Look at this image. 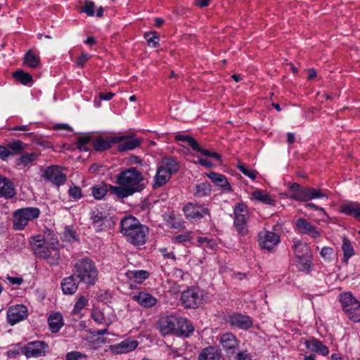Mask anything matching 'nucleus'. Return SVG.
I'll return each mask as SVG.
<instances>
[{
    "mask_svg": "<svg viewBox=\"0 0 360 360\" xmlns=\"http://www.w3.org/2000/svg\"><path fill=\"white\" fill-rule=\"evenodd\" d=\"M116 186H109V191L118 198H124L145 188L143 174L131 167L122 170L116 176Z\"/></svg>",
    "mask_w": 360,
    "mask_h": 360,
    "instance_id": "nucleus-1",
    "label": "nucleus"
},
{
    "mask_svg": "<svg viewBox=\"0 0 360 360\" xmlns=\"http://www.w3.org/2000/svg\"><path fill=\"white\" fill-rule=\"evenodd\" d=\"M34 253L41 259H45L51 265L57 264L60 259L59 242L57 238H44L38 235L30 240Z\"/></svg>",
    "mask_w": 360,
    "mask_h": 360,
    "instance_id": "nucleus-2",
    "label": "nucleus"
},
{
    "mask_svg": "<svg viewBox=\"0 0 360 360\" xmlns=\"http://www.w3.org/2000/svg\"><path fill=\"white\" fill-rule=\"evenodd\" d=\"M120 231L128 242L136 246L145 244L148 233L147 226L132 216L125 217L121 220Z\"/></svg>",
    "mask_w": 360,
    "mask_h": 360,
    "instance_id": "nucleus-3",
    "label": "nucleus"
},
{
    "mask_svg": "<svg viewBox=\"0 0 360 360\" xmlns=\"http://www.w3.org/2000/svg\"><path fill=\"white\" fill-rule=\"evenodd\" d=\"M179 166L172 157H165L162 158L161 165L157 169L155 176V182L153 188H157L165 185L171 178L172 174H175L179 171Z\"/></svg>",
    "mask_w": 360,
    "mask_h": 360,
    "instance_id": "nucleus-4",
    "label": "nucleus"
},
{
    "mask_svg": "<svg viewBox=\"0 0 360 360\" xmlns=\"http://www.w3.org/2000/svg\"><path fill=\"white\" fill-rule=\"evenodd\" d=\"M75 274L81 281L94 285L98 274L94 263L88 258H83L76 262L74 265Z\"/></svg>",
    "mask_w": 360,
    "mask_h": 360,
    "instance_id": "nucleus-5",
    "label": "nucleus"
},
{
    "mask_svg": "<svg viewBox=\"0 0 360 360\" xmlns=\"http://www.w3.org/2000/svg\"><path fill=\"white\" fill-rule=\"evenodd\" d=\"M287 195L290 198L302 202H307L317 198L325 197L328 198L327 195L321 190L310 187H300L297 183L290 185Z\"/></svg>",
    "mask_w": 360,
    "mask_h": 360,
    "instance_id": "nucleus-6",
    "label": "nucleus"
},
{
    "mask_svg": "<svg viewBox=\"0 0 360 360\" xmlns=\"http://www.w3.org/2000/svg\"><path fill=\"white\" fill-rule=\"evenodd\" d=\"M40 210L37 207H25L15 210L13 214V227L15 230H22L30 221L37 219Z\"/></svg>",
    "mask_w": 360,
    "mask_h": 360,
    "instance_id": "nucleus-7",
    "label": "nucleus"
},
{
    "mask_svg": "<svg viewBox=\"0 0 360 360\" xmlns=\"http://www.w3.org/2000/svg\"><path fill=\"white\" fill-rule=\"evenodd\" d=\"M340 301L348 318L355 322L360 321V302L353 297L351 292L341 293Z\"/></svg>",
    "mask_w": 360,
    "mask_h": 360,
    "instance_id": "nucleus-8",
    "label": "nucleus"
},
{
    "mask_svg": "<svg viewBox=\"0 0 360 360\" xmlns=\"http://www.w3.org/2000/svg\"><path fill=\"white\" fill-rule=\"evenodd\" d=\"M115 221L112 217L105 212L98 210H94L90 214V226L97 232L105 231L112 228Z\"/></svg>",
    "mask_w": 360,
    "mask_h": 360,
    "instance_id": "nucleus-9",
    "label": "nucleus"
},
{
    "mask_svg": "<svg viewBox=\"0 0 360 360\" xmlns=\"http://www.w3.org/2000/svg\"><path fill=\"white\" fill-rule=\"evenodd\" d=\"M234 224L238 233L241 236L248 233L247 221L249 213L246 205L242 202L236 203L234 207Z\"/></svg>",
    "mask_w": 360,
    "mask_h": 360,
    "instance_id": "nucleus-10",
    "label": "nucleus"
},
{
    "mask_svg": "<svg viewBox=\"0 0 360 360\" xmlns=\"http://www.w3.org/2000/svg\"><path fill=\"white\" fill-rule=\"evenodd\" d=\"M292 248L295 257L304 265V268H309L311 264V252L309 245L299 240H294Z\"/></svg>",
    "mask_w": 360,
    "mask_h": 360,
    "instance_id": "nucleus-11",
    "label": "nucleus"
},
{
    "mask_svg": "<svg viewBox=\"0 0 360 360\" xmlns=\"http://www.w3.org/2000/svg\"><path fill=\"white\" fill-rule=\"evenodd\" d=\"M180 301L185 308L195 309L202 303V295L195 289L189 288L181 293Z\"/></svg>",
    "mask_w": 360,
    "mask_h": 360,
    "instance_id": "nucleus-12",
    "label": "nucleus"
},
{
    "mask_svg": "<svg viewBox=\"0 0 360 360\" xmlns=\"http://www.w3.org/2000/svg\"><path fill=\"white\" fill-rule=\"evenodd\" d=\"M184 212L188 219H200L205 216H210L209 209L203 205L188 202L184 207Z\"/></svg>",
    "mask_w": 360,
    "mask_h": 360,
    "instance_id": "nucleus-13",
    "label": "nucleus"
},
{
    "mask_svg": "<svg viewBox=\"0 0 360 360\" xmlns=\"http://www.w3.org/2000/svg\"><path fill=\"white\" fill-rule=\"evenodd\" d=\"M258 242L261 248L270 251L280 242V237L274 232L263 229L259 233Z\"/></svg>",
    "mask_w": 360,
    "mask_h": 360,
    "instance_id": "nucleus-14",
    "label": "nucleus"
},
{
    "mask_svg": "<svg viewBox=\"0 0 360 360\" xmlns=\"http://www.w3.org/2000/svg\"><path fill=\"white\" fill-rule=\"evenodd\" d=\"M48 345L43 341H34L27 343L22 352L27 357H38L44 356L48 350Z\"/></svg>",
    "mask_w": 360,
    "mask_h": 360,
    "instance_id": "nucleus-15",
    "label": "nucleus"
},
{
    "mask_svg": "<svg viewBox=\"0 0 360 360\" xmlns=\"http://www.w3.org/2000/svg\"><path fill=\"white\" fill-rule=\"evenodd\" d=\"M42 177L57 186L64 184L66 181V175L56 165L48 167L44 170Z\"/></svg>",
    "mask_w": 360,
    "mask_h": 360,
    "instance_id": "nucleus-16",
    "label": "nucleus"
},
{
    "mask_svg": "<svg viewBox=\"0 0 360 360\" xmlns=\"http://www.w3.org/2000/svg\"><path fill=\"white\" fill-rule=\"evenodd\" d=\"M124 136H97L92 140V145L95 150L104 151L109 149L112 144L121 142Z\"/></svg>",
    "mask_w": 360,
    "mask_h": 360,
    "instance_id": "nucleus-17",
    "label": "nucleus"
},
{
    "mask_svg": "<svg viewBox=\"0 0 360 360\" xmlns=\"http://www.w3.org/2000/svg\"><path fill=\"white\" fill-rule=\"evenodd\" d=\"M27 316V308L22 304H18L10 307L7 311L8 322L11 325H14L20 322Z\"/></svg>",
    "mask_w": 360,
    "mask_h": 360,
    "instance_id": "nucleus-18",
    "label": "nucleus"
},
{
    "mask_svg": "<svg viewBox=\"0 0 360 360\" xmlns=\"http://www.w3.org/2000/svg\"><path fill=\"white\" fill-rule=\"evenodd\" d=\"M228 322L231 326L243 330H248L253 325L252 320L250 316L240 314L230 315L228 317Z\"/></svg>",
    "mask_w": 360,
    "mask_h": 360,
    "instance_id": "nucleus-19",
    "label": "nucleus"
},
{
    "mask_svg": "<svg viewBox=\"0 0 360 360\" xmlns=\"http://www.w3.org/2000/svg\"><path fill=\"white\" fill-rule=\"evenodd\" d=\"M138 345V341L128 338L120 343L110 345V349L115 354H124L134 350Z\"/></svg>",
    "mask_w": 360,
    "mask_h": 360,
    "instance_id": "nucleus-20",
    "label": "nucleus"
},
{
    "mask_svg": "<svg viewBox=\"0 0 360 360\" xmlns=\"http://www.w3.org/2000/svg\"><path fill=\"white\" fill-rule=\"evenodd\" d=\"M179 317L165 316L160 321V330L162 335L176 333Z\"/></svg>",
    "mask_w": 360,
    "mask_h": 360,
    "instance_id": "nucleus-21",
    "label": "nucleus"
},
{
    "mask_svg": "<svg viewBox=\"0 0 360 360\" xmlns=\"http://www.w3.org/2000/svg\"><path fill=\"white\" fill-rule=\"evenodd\" d=\"M220 343L228 354H233L239 345L237 338L231 333L221 335Z\"/></svg>",
    "mask_w": 360,
    "mask_h": 360,
    "instance_id": "nucleus-22",
    "label": "nucleus"
},
{
    "mask_svg": "<svg viewBox=\"0 0 360 360\" xmlns=\"http://www.w3.org/2000/svg\"><path fill=\"white\" fill-rule=\"evenodd\" d=\"M296 226L300 233L309 235L313 238H317L321 236L317 229L304 219H298L296 221Z\"/></svg>",
    "mask_w": 360,
    "mask_h": 360,
    "instance_id": "nucleus-23",
    "label": "nucleus"
},
{
    "mask_svg": "<svg viewBox=\"0 0 360 360\" xmlns=\"http://www.w3.org/2000/svg\"><path fill=\"white\" fill-rule=\"evenodd\" d=\"M13 183L0 174V197L10 199L15 195Z\"/></svg>",
    "mask_w": 360,
    "mask_h": 360,
    "instance_id": "nucleus-24",
    "label": "nucleus"
},
{
    "mask_svg": "<svg viewBox=\"0 0 360 360\" xmlns=\"http://www.w3.org/2000/svg\"><path fill=\"white\" fill-rule=\"evenodd\" d=\"M176 335L189 337L194 331V326L189 320L186 318L179 317Z\"/></svg>",
    "mask_w": 360,
    "mask_h": 360,
    "instance_id": "nucleus-25",
    "label": "nucleus"
},
{
    "mask_svg": "<svg viewBox=\"0 0 360 360\" xmlns=\"http://www.w3.org/2000/svg\"><path fill=\"white\" fill-rule=\"evenodd\" d=\"M305 346L309 350L323 356H326L329 353L328 348L323 345L321 341L314 338L306 340Z\"/></svg>",
    "mask_w": 360,
    "mask_h": 360,
    "instance_id": "nucleus-26",
    "label": "nucleus"
},
{
    "mask_svg": "<svg viewBox=\"0 0 360 360\" xmlns=\"http://www.w3.org/2000/svg\"><path fill=\"white\" fill-rule=\"evenodd\" d=\"M221 352L214 347L204 348L198 355V360H220Z\"/></svg>",
    "mask_w": 360,
    "mask_h": 360,
    "instance_id": "nucleus-27",
    "label": "nucleus"
},
{
    "mask_svg": "<svg viewBox=\"0 0 360 360\" xmlns=\"http://www.w3.org/2000/svg\"><path fill=\"white\" fill-rule=\"evenodd\" d=\"M23 65L32 69H37L41 66V60L39 55L34 53L32 49L29 50L24 56Z\"/></svg>",
    "mask_w": 360,
    "mask_h": 360,
    "instance_id": "nucleus-28",
    "label": "nucleus"
},
{
    "mask_svg": "<svg viewBox=\"0 0 360 360\" xmlns=\"http://www.w3.org/2000/svg\"><path fill=\"white\" fill-rule=\"evenodd\" d=\"M133 299L143 307H151L157 302L155 297L144 292H140L137 295H134Z\"/></svg>",
    "mask_w": 360,
    "mask_h": 360,
    "instance_id": "nucleus-29",
    "label": "nucleus"
},
{
    "mask_svg": "<svg viewBox=\"0 0 360 360\" xmlns=\"http://www.w3.org/2000/svg\"><path fill=\"white\" fill-rule=\"evenodd\" d=\"M61 288L65 295L74 294L78 288V283L76 282L74 276L65 278L61 282Z\"/></svg>",
    "mask_w": 360,
    "mask_h": 360,
    "instance_id": "nucleus-30",
    "label": "nucleus"
},
{
    "mask_svg": "<svg viewBox=\"0 0 360 360\" xmlns=\"http://www.w3.org/2000/svg\"><path fill=\"white\" fill-rule=\"evenodd\" d=\"M49 329L52 333H56L63 326V320L61 314L54 313L49 316L48 319Z\"/></svg>",
    "mask_w": 360,
    "mask_h": 360,
    "instance_id": "nucleus-31",
    "label": "nucleus"
},
{
    "mask_svg": "<svg viewBox=\"0 0 360 360\" xmlns=\"http://www.w3.org/2000/svg\"><path fill=\"white\" fill-rule=\"evenodd\" d=\"M125 138L122 140L123 141L120 144L118 145L117 149L120 152L127 151L130 150H133L136 147H139L141 144V139H130L128 136H124Z\"/></svg>",
    "mask_w": 360,
    "mask_h": 360,
    "instance_id": "nucleus-32",
    "label": "nucleus"
},
{
    "mask_svg": "<svg viewBox=\"0 0 360 360\" xmlns=\"http://www.w3.org/2000/svg\"><path fill=\"white\" fill-rule=\"evenodd\" d=\"M340 211L347 215L353 216L355 218H360V203L349 202L340 207Z\"/></svg>",
    "mask_w": 360,
    "mask_h": 360,
    "instance_id": "nucleus-33",
    "label": "nucleus"
},
{
    "mask_svg": "<svg viewBox=\"0 0 360 360\" xmlns=\"http://www.w3.org/2000/svg\"><path fill=\"white\" fill-rule=\"evenodd\" d=\"M207 176L217 186L223 188L224 190L231 191V185L224 175L210 172Z\"/></svg>",
    "mask_w": 360,
    "mask_h": 360,
    "instance_id": "nucleus-34",
    "label": "nucleus"
},
{
    "mask_svg": "<svg viewBox=\"0 0 360 360\" xmlns=\"http://www.w3.org/2000/svg\"><path fill=\"white\" fill-rule=\"evenodd\" d=\"M126 276L128 278L133 280L134 282L140 283L148 278L149 273L145 270L128 271L126 273Z\"/></svg>",
    "mask_w": 360,
    "mask_h": 360,
    "instance_id": "nucleus-35",
    "label": "nucleus"
},
{
    "mask_svg": "<svg viewBox=\"0 0 360 360\" xmlns=\"http://www.w3.org/2000/svg\"><path fill=\"white\" fill-rule=\"evenodd\" d=\"M108 193V187L105 184L95 185L91 188V194L96 200H101Z\"/></svg>",
    "mask_w": 360,
    "mask_h": 360,
    "instance_id": "nucleus-36",
    "label": "nucleus"
},
{
    "mask_svg": "<svg viewBox=\"0 0 360 360\" xmlns=\"http://www.w3.org/2000/svg\"><path fill=\"white\" fill-rule=\"evenodd\" d=\"M211 188L208 182H202L195 186L194 195L197 198H201L210 193Z\"/></svg>",
    "mask_w": 360,
    "mask_h": 360,
    "instance_id": "nucleus-37",
    "label": "nucleus"
},
{
    "mask_svg": "<svg viewBox=\"0 0 360 360\" xmlns=\"http://www.w3.org/2000/svg\"><path fill=\"white\" fill-rule=\"evenodd\" d=\"M13 77L24 85L33 81L32 75L28 72H24L22 70L13 72Z\"/></svg>",
    "mask_w": 360,
    "mask_h": 360,
    "instance_id": "nucleus-38",
    "label": "nucleus"
},
{
    "mask_svg": "<svg viewBox=\"0 0 360 360\" xmlns=\"http://www.w3.org/2000/svg\"><path fill=\"white\" fill-rule=\"evenodd\" d=\"M252 197L259 201L267 205H274V200L271 199L270 195L262 191H255L252 193Z\"/></svg>",
    "mask_w": 360,
    "mask_h": 360,
    "instance_id": "nucleus-39",
    "label": "nucleus"
},
{
    "mask_svg": "<svg viewBox=\"0 0 360 360\" xmlns=\"http://www.w3.org/2000/svg\"><path fill=\"white\" fill-rule=\"evenodd\" d=\"M342 250L344 252L345 260L347 261L351 256L354 255V250L351 243L346 238H343Z\"/></svg>",
    "mask_w": 360,
    "mask_h": 360,
    "instance_id": "nucleus-40",
    "label": "nucleus"
},
{
    "mask_svg": "<svg viewBox=\"0 0 360 360\" xmlns=\"http://www.w3.org/2000/svg\"><path fill=\"white\" fill-rule=\"evenodd\" d=\"M37 159V155L34 153H26L22 155L19 159L18 165H22L24 166L34 162Z\"/></svg>",
    "mask_w": 360,
    "mask_h": 360,
    "instance_id": "nucleus-41",
    "label": "nucleus"
},
{
    "mask_svg": "<svg viewBox=\"0 0 360 360\" xmlns=\"http://www.w3.org/2000/svg\"><path fill=\"white\" fill-rule=\"evenodd\" d=\"M88 300L83 295L80 296L77 300L72 313L74 314H79L82 309L87 305Z\"/></svg>",
    "mask_w": 360,
    "mask_h": 360,
    "instance_id": "nucleus-42",
    "label": "nucleus"
},
{
    "mask_svg": "<svg viewBox=\"0 0 360 360\" xmlns=\"http://www.w3.org/2000/svg\"><path fill=\"white\" fill-rule=\"evenodd\" d=\"M175 139L176 141H181L186 142L188 143V145L192 148L193 150L197 148L198 142L195 139H194L191 136L179 134L175 136Z\"/></svg>",
    "mask_w": 360,
    "mask_h": 360,
    "instance_id": "nucleus-43",
    "label": "nucleus"
},
{
    "mask_svg": "<svg viewBox=\"0 0 360 360\" xmlns=\"http://www.w3.org/2000/svg\"><path fill=\"white\" fill-rule=\"evenodd\" d=\"M193 150L200 152L205 156L212 157L214 159L221 162V155L219 153L202 148L200 147L198 143H197V148L193 149Z\"/></svg>",
    "mask_w": 360,
    "mask_h": 360,
    "instance_id": "nucleus-44",
    "label": "nucleus"
},
{
    "mask_svg": "<svg viewBox=\"0 0 360 360\" xmlns=\"http://www.w3.org/2000/svg\"><path fill=\"white\" fill-rule=\"evenodd\" d=\"M66 360H87L86 354L78 351H72L66 354Z\"/></svg>",
    "mask_w": 360,
    "mask_h": 360,
    "instance_id": "nucleus-45",
    "label": "nucleus"
},
{
    "mask_svg": "<svg viewBox=\"0 0 360 360\" xmlns=\"http://www.w3.org/2000/svg\"><path fill=\"white\" fill-rule=\"evenodd\" d=\"M91 317L97 323L105 324L106 326H108L103 312L101 311L94 310L91 313Z\"/></svg>",
    "mask_w": 360,
    "mask_h": 360,
    "instance_id": "nucleus-46",
    "label": "nucleus"
},
{
    "mask_svg": "<svg viewBox=\"0 0 360 360\" xmlns=\"http://www.w3.org/2000/svg\"><path fill=\"white\" fill-rule=\"evenodd\" d=\"M91 140V137L89 136H79L77 141V146L80 150H87L86 145Z\"/></svg>",
    "mask_w": 360,
    "mask_h": 360,
    "instance_id": "nucleus-47",
    "label": "nucleus"
},
{
    "mask_svg": "<svg viewBox=\"0 0 360 360\" xmlns=\"http://www.w3.org/2000/svg\"><path fill=\"white\" fill-rule=\"evenodd\" d=\"M238 169L245 176H248L252 180H255L257 177V172L255 170H252L247 168L245 165L238 164Z\"/></svg>",
    "mask_w": 360,
    "mask_h": 360,
    "instance_id": "nucleus-48",
    "label": "nucleus"
},
{
    "mask_svg": "<svg viewBox=\"0 0 360 360\" xmlns=\"http://www.w3.org/2000/svg\"><path fill=\"white\" fill-rule=\"evenodd\" d=\"M94 8L95 4L93 1H86L81 11L85 13L88 16H93L95 14Z\"/></svg>",
    "mask_w": 360,
    "mask_h": 360,
    "instance_id": "nucleus-49",
    "label": "nucleus"
},
{
    "mask_svg": "<svg viewBox=\"0 0 360 360\" xmlns=\"http://www.w3.org/2000/svg\"><path fill=\"white\" fill-rule=\"evenodd\" d=\"M8 148L13 150L16 153H20L22 150H24L23 143L20 141H15L13 142L10 143L8 145Z\"/></svg>",
    "mask_w": 360,
    "mask_h": 360,
    "instance_id": "nucleus-50",
    "label": "nucleus"
},
{
    "mask_svg": "<svg viewBox=\"0 0 360 360\" xmlns=\"http://www.w3.org/2000/svg\"><path fill=\"white\" fill-rule=\"evenodd\" d=\"M192 239L191 233H186L185 234L178 235L174 237V241L176 243H186Z\"/></svg>",
    "mask_w": 360,
    "mask_h": 360,
    "instance_id": "nucleus-51",
    "label": "nucleus"
},
{
    "mask_svg": "<svg viewBox=\"0 0 360 360\" xmlns=\"http://www.w3.org/2000/svg\"><path fill=\"white\" fill-rule=\"evenodd\" d=\"M320 254L324 259L330 260L333 255V249L330 247H324L321 250Z\"/></svg>",
    "mask_w": 360,
    "mask_h": 360,
    "instance_id": "nucleus-52",
    "label": "nucleus"
},
{
    "mask_svg": "<svg viewBox=\"0 0 360 360\" xmlns=\"http://www.w3.org/2000/svg\"><path fill=\"white\" fill-rule=\"evenodd\" d=\"M13 153L9 150L8 146H0V158L6 160L10 155H13Z\"/></svg>",
    "mask_w": 360,
    "mask_h": 360,
    "instance_id": "nucleus-53",
    "label": "nucleus"
},
{
    "mask_svg": "<svg viewBox=\"0 0 360 360\" xmlns=\"http://www.w3.org/2000/svg\"><path fill=\"white\" fill-rule=\"evenodd\" d=\"M90 56L87 53H82L76 60V63L78 66L82 68L84 64L88 61Z\"/></svg>",
    "mask_w": 360,
    "mask_h": 360,
    "instance_id": "nucleus-54",
    "label": "nucleus"
},
{
    "mask_svg": "<svg viewBox=\"0 0 360 360\" xmlns=\"http://www.w3.org/2000/svg\"><path fill=\"white\" fill-rule=\"evenodd\" d=\"M69 194L74 198H80L82 197L81 188L77 186L72 187L69 189Z\"/></svg>",
    "mask_w": 360,
    "mask_h": 360,
    "instance_id": "nucleus-55",
    "label": "nucleus"
},
{
    "mask_svg": "<svg viewBox=\"0 0 360 360\" xmlns=\"http://www.w3.org/2000/svg\"><path fill=\"white\" fill-rule=\"evenodd\" d=\"M160 251L162 254L164 258L171 259L174 261L176 260L174 253L172 251L169 250L167 248H162L160 250Z\"/></svg>",
    "mask_w": 360,
    "mask_h": 360,
    "instance_id": "nucleus-56",
    "label": "nucleus"
},
{
    "mask_svg": "<svg viewBox=\"0 0 360 360\" xmlns=\"http://www.w3.org/2000/svg\"><path fill=\"white\" fill-rule=\"evenodd\" d=\"M145 38L147 39L148 44L153 43L155 47L157 46L158 43L155 39H158V37L155 35V33H146Z\"/></svg>",
    "mask_w": 360,
    "mask_h": 360,
    "instance_id": "nucleus-57",
    "label": "nucleus"
},
{
    "mask_svg": "<svg viewBox=\"0 0 360 360\" xmlns=\"http://www.w3.org/2000/svg\"><path fill=\"white\" fill-rule=\"evenodd\" d=\"M198 242L200 243H207V246L210 247L212 249L214 248V247L216 245L215 243H214L213 240L209 239L207 237H199L198 238Z\"/></svg>",
    "mask_w": 360,
    "mask_h": 360,
    "instance_id": "nucleus-58",
    "label": "nucleus"
},
{
    "mask_svg": "<svg viewBox=\"0 0 360 360\" xmlns=\"http://www.w3.org/2000/svg\"><path fill=\"white\" fill-rule=\"evenodd\" d=\"M114 96H115V94L111 93V92H108V93L101 92L99 94V98L101 99L105 100V101H110V99H112L113 98Z\"/></svg>",
    "mask_w": 360,
    "mask_h": 360,
    "instance_id": "nucleus-59",
    "label": "nucleus"
},
{
    "mask_svg": "<svg viewBox=\"0 0 360 360\" xmlns=\"http://www.w3.org/2000/svg\"><path fill=\"white\" fill-rule=\"evenodd\" d=\"M236 360H250V356L246 352H239L236 356Z\"/></svg>",
    "mask_w": 360,
    "mask_h": 360,
    "instance_id": "nucleus-60",
    "label": "nucleus"
},
{
    "mask_svg": "<svg viewBox=\"0 0 360 360\" xmlns=\"http://www.w3.org/2000/svg\"><path fill=\"white\" fill-rule=\"evenodd\" d=\"M198 162L201 165H202L205 167H207V168H210L213 166V164L210 160H208L207 159L200 158L198 160Z\"/></svg>",
    "mask_w": 360,
    "mask_h": 360,
    "instance_id": "nucleus-61",
    "label": "nucleus"
},
{
    "mask_svg": "<svg viewBox=\"0 0 360 360\" xmlns=\"http://www.w3.org/2000/svg\"><path fill=\"white\" fill-rule=\"evenodd\" d=\"M8 279L10 281V283H11L12 284L20 285L22 282V279L21 278H18V277L8 276Z\"/></svg>",
    "mask_w": 360,
    "mask_h": 360,
    "instance_id": "nucleus-62",
    "label": "nucleus"
},
{
    "mask_svg": "<svg viewBox=\"0 0 360 360\" xmlns=\"http://www.w3.org/2000/svg\"><path fill=\"white\" fill-rule=\"evenodd\" d=\"M54 129H58V130H62V129H65V130H68V131L72 130V128L65 124H58L54 127Z\"/></svg>",
    "mask_w": 360,
    "mask_h": 360,
    "instance_id": "nucleus-63",
    "label": "nucleus"
},
{
    "mask_svg": "<svg viewBox=\"0 0 360 360\" xmlns=\"http://www.w3.org/2000/svg\"><path fill=\"white\" fill-rule=\"evenodd\" d=\"M210 0H196V5L200 7H205L210 4Z\"/></svg>",
    "mask_w": 360,
    "mask_h": 360,
    "instance_id": "nucleus-64",
    "label": "nucleus"
}]
</instances>
